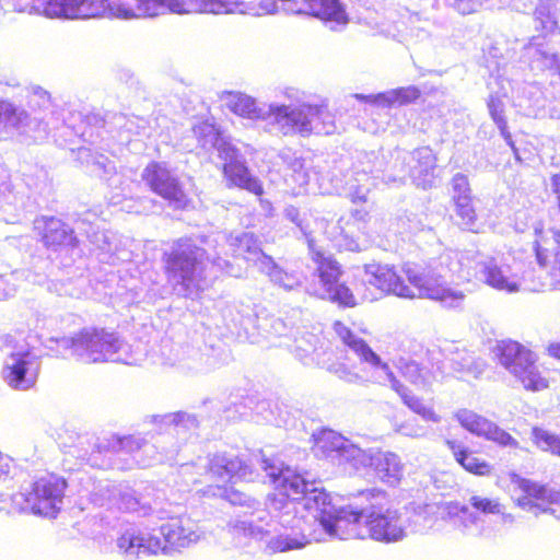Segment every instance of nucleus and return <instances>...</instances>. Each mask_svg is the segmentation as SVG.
I'll list each match as a JSON object with an SVG mask.
<instances>
[{
  "instance_id": "nucleus-1",
  "label": "nucleus",
  "mask_w": 560,
  "mask_h": 560,
  "mask_svg": "<svg viewBox=\"0 0 560 560\" xmlns=\"http://www.w3.org/2000/svg\"><path fill=\"white\" fill-rule=\"evenodd\" d=\"M229 253L253 262L258 269L262 257H269L254 234L248 232L215 231L176 240L164 253L167 278L174 291L185 298H195L220 276L241 277L243 267L222 257Z\"/></svg>"
},
{
  "instance_id": "nucleus-2",
  "label": "nucleus",
  "mask_w": 560,
  "mask_h": 560,
  "mask_svg": "<svg viewBox=\"0 0 560 560\" xmlns=\"http://www.w3.org/2000/svg\"><path fill=\"white\" fill-rule=\"evenodd\" d=\"M256 462L279 490L270 505L276 521L264 526L247 518H231L228 523L229 532L238 539V545L243 544L242 537L264 541L269 553L303 549L312 541L311 527L315 523L310 512L302 514L305 511L302 497L310 487V480L281 462L264 456H256Z\"/></svg>"
},
{
  "instance_id": "nucleus-3",
  "label": "nucleus",
  "mask_w": 560,
  "mask_h": 560,
  "mask_svg": "<svg viewBox=\"0 0 560 560\" xmlns=\"http://www.w3.org/2000/svg\"><path fill=\"white\" fill-rule=\"evenodd\" d=\"M13 11L48 18L120 20L154 18L167 11L183 13H237V0H10Z\"/></svg>"
},
{
  "instance_id": "nucleus-4",
  "label": "nucleus",
  "mask_w": 560,
  "mask_h": 560,
  "mask_svg": "<svg viewBox=\"0 0 560 560\" xmlns=\"http://www.w3.org/2000/svg\"><path fill=\"white\" fill-rule=\"evenodd\" d=\"M283 102L258 103L256 98L237 91H224L220 98L233 114L253 121H261L264 130L282 137H308L312 133L331 135L336 131L334 115L325 104L304 101L305 94L287 88Z\"/></svg>"
},
{
  "instance_id": "nucleus-5",
  "label": "nucleus",
  "mask_w": 560,
  "mask_h": 560,
  "mask_svg": "<svg viewBox=\"0 0 560 560\" xmlns=\"http://www.w3.org/2000/svg\"><path fill=\"white\" fill-rule=\"evenodd\" d=\"M448 271H452L448 255L427 262H405L401 272L408 279V285L393 267L369 264L364 266V282L399 298H424L436 301L446 308H459L466 295L462 290L447 285Z\"/></svg>"
},
{
  "instance_id": "nucleus-6",
  "label": "nucleus",
  "mask_w": 560,
  "mask_h": 560,
  "mask_svg": "<svg viewBox=\"0 0 560 560\" xmlns=\"http://www.w3.org/2000/svg\"><path fill=\"white\" fill-rule=\"evenodd\" d=\"M153 421L158 425L162 439H172L168 446H161L162 452L160 455L156 452V445L147 442L142 438L113 434L107 438L96 439L91 453L88 454L85 451L79 457L93 467H104L106 464L103 460L100 462V454H115L119 456L128 454L132 457L131 463H127L118 468H131L133 464L142 467L150 466L154 462L173 458L180 445L190 439L199 425V421L194 415L183 411L153 416Z\"/></svg>"
},
{
  "instance_id": "nucleus-7",
  "label": "nucleus",
  "mask_w": 560,
  "mask_h": 560,
  "mask_svg": "<svg viewBox=\"0 0 560 560\" xmlns=\"http://www.w3.org/2000/svg\"><path fill=\"white\" fill-rule=\"evenodd\" d=\"M160 535L126 530L117 539L118 550L128 559L136 560L142 556L156 555L167 549L180 550L197 544L203 533L199 525L187 515L168 517L160 526Z\"/></svg>"
},
{
  "instance_id": "nucleus-8",
  "label": "nucleus",
  "mask_w": 560,
  "mask_h": 560,
  "mask_svg": "<svg viewBox=\"0 0 560 560\" xmlns=\"http://www.w3.org/2000/svg\"><path fill=\"white\" fill-rule=\"evenodd\" d=\"M366 165L358 171L364 176L371 174L373 178H381L386 184H402L409 176L413 184L423 189L430 187L434 179V171L436 167V158L429 147H422L407 152L396 150L394 153V162L384 163V159L371 153L364 154Z\"/></svg>"
},
{
  "instance_id": "nucleus-9",
  "label": "nucleus",
  "mask_w": 560,
  "mask_h": 560,
  "mask_svg": "<svg viewBox=\"0 0 560 560\" xmlns=\"http://www.w3.org/2000/svg\"><path fill=\"white\" fill-rule=\"evenodd\" d=\"M46 348L63 354L70 351L78 361L91 364L102 362H126L128 346L115 332L103 328H83L73 336L50 337Z\"/></svg>"
},
{
  "instance_id": "nucleus-10",
  "label": "nucleus",
  "mask_w": 560,
  "mask_h": 560,
  "mask_svg": "<svg viewBox=\"0 0 560 560\" xmlns=\"http://www.w3.org/2000/svg\"><path fill=\"white\" fill-rule=\"evenodd\" d=\"M302 505L330 538H364L361 528L364 525L362 508H337L331 502L330 494L318 488L315 482L310 481V487L302 497Z\"/></svg>"
},
{
  "instance_id": "nucleus-11",
  "label": "nucleus",
  "mask_w": 560,
  "mask_h": 560,
  "mask_svg": "<svg viewBox=\"0 0 560 560\" xmlns=\"http://www.w3.org/2000/svg\"><path fill=\"white\" fill-rule=\"evenodd\" d=\"M334 330L342 343L353 351L362 363L369 364L373 370L381 371L384 374V382H388L393 390L401 398L402 402L415 413L419 415L424 421L439 423L441 417L427 406L422 398L413 395L390 370L386 362H383L377 353L360 337L354 335L345 324L336 322ZM383 383V381H380Z\"/></svg>"
},
{
  "instance_id": "nucleus-12",
  "label": "nucleus",
  "mask_w": 560,
  "mask_h": 560,
  "mask_svg": "<svg viewBox=\"0 0 560 560\" xmlns=\"http://www.w3.org/2000/svg\"><path fill=\"white\" fill-rule=\"evenodd\" d=\"M67 482L63 478L47 475L36 479L23 492L11 495L9 508L0 505L7 513L26 512L55 517L61 509Z\"/></svg>"
},
{
  "instance_id": "nucleus-13",
  "label": "nucleus",
  "mask_w": 560,
  "mask_h": 560,
  "mask_svg": "<svg viewBox=\"0 0 560 560\" xmlns=\"http://www.w3.org/2000/svg\"><path fill=\"white\" fill-rule=\"evenodd\" d=\"M364 527L370 538L381 542H397L405 538L401 511L394 509L384 491L371 489L362 493Z\"/></svg>"
},
{
  "instance_id": "nucleus-14",
  "label": "nucleus",
  "mask_w": 560,
  "mask_h": 560,
  "mask_svg": "<svg viewBox=\"0 0 560 560\" xmlns=\"http://www.w3.org/2000/svg\"><path fill=\"white\" fill-rule=\"evenodd\" d=\"M38 98L39 110L35 112L33 116L26 110L14 106L12 103L7 101H0V130L1 129H20L23 127L42 129L44 132H48L51 129H56L59 126L67 124L70 127L75 126V119L73 115L65 117L60 114L51 103L50 96L46 91H38L34 94L32 104Z\"/></svg>"
},
{
  "instance_id": "nucleus-15",
  "label": "nucleus",
  "mask_w": 560,
  "mask_h": 560,
  "mask_svg": "<svg viewBox=\"0 0 560 560\" xmlns=\"http://www.w3.org/2000/svg\"><path fill=\"white\" fill-rule=\"evenodd\" d=\"M180 475L187 483H197L201 476L211 480H243L253 481L255 472L250 465L233 453L219 452L206 457H198L194 463L180 466Z\"/></svg>"
},
{
  "instance_id": "nucleus-16",
  "label": "nucleus",
  "mask_w": 560,
  "mask_h": 560,
  "mask_svg": "<svg viewBox=\"0 0 560 560\" xmlns=\"http://www.w3.org/2000/svg\"><path fill=\"white\" fill-rule=\"evenodd\" d=\"M495 358L526 390L540 392L549 387V381L537 364V355L513 340H502L493 349Z\"/></svg>"
},
{
  "instance_id": "nucleus-17",
  "label": "nucleus",
  "mask_w": 560,
  "mask_h": 560,
  "mask_svg": "<svg viewBox=\"0 0 560 560\" xmlns=\"http://www.w3.org/2000/svg\"><path fill=\"white\" fill-rule=\"evenodd\" d=\"M314 260L317 264L318 285L306 288V292L338 303L340 306H354L355 299L346 282L341 280L340 265L331 256H325L319 252L314 253Z\"/></svg>"
},
{
  "instance_id": "nucleus-18",
  "label": "nucleus",
  "mask_w": 560,
  "mask_h": 560,
  "mask_svg": "<svg viewBox=\"0 0 560 560\" xmlns=\"http://www.w3.org/2000/svg\"><path fill=\"white\" fill-rule=\"evenodd\" d=\"M90 500L95 506L122 512H137L143 516L149 515L152 510L150 505L141 502L135 490L128 485L109 480L96 482L91 491Z\"/></svg>"
},
{
  "instance_id": "nucleus-19",
  "label": "nucleus",
  "mask_w": 560,
  "mask_h": 560,
  "mask_svg": "<svg viewBox=\"0 0 560 560\" xmlns=\"http://www.w3.org/2000/svg\"><path fill=\"white\" fill-rule=\"evenodd\" d=\"M474 276L492 289L508 293L517 292L523 282L518 264L504 257H480L475 264Z\"/></svg>"
},
{
  "instance_id": "nucleus-20",
  "label": "nucleus",
  "mask_w": 560,
  "mask_h": 560,
  "mask_svg": "<svg viewBox=\"0 0 560 560\" xmlns=\"http://www.w3.org/2000/svg\"><path fill=\"white\" fill-rule=\"evenodd\" d=\"M39 368L38 355L28 348L21 347L5 357L2 376L11 388L27 390L36 384Z\"/></svg>"
},
{
  "instance_id": "nucleus-21",
  "label": "nucleus",
  "mask_w": 560,
  "mask_h": 560,
  "mask_svg": "<svg viewBox=\"0 0 560 560\" xmlns=\"http://www.w3.org/2000/svg\"><path fill=\"white\" fill-rule=\"evenodd\" d=\"M145 185L175 208L186 205V195L175 170L165 162H151L142 171Z\"/></svg>"
},
{
  "instance_id": "nucleus-22",
  "label": "nucleus",
  "mask_w": 560,
  "mask_h": 560,
  "mask_svg": "<svg viewBox=\"0 0 560 560\" xmlns=\"http://www.w3.org/2000/svg\"><path fill=\"white\" fill-rule=\"evenodd\" d=\"M357 454L353 468L360 471L366 468H373L375 475L385 483L396 486L404 475V464L400 457L393 452L378 448L352 450Z\"/></svg>"
},
{
  "instance_id": "nucleus-23",
  "label": "nucleus",
  "mask_w": 560,
  "mask_h": 560,
  "mask_svg": "<svg viewBox=\"0 0 560 560\" xmlns=\"http://www.w3.org/2000/svg\"><path fill=\"white\" fill-rule=\"evenodd\" d=\"M514 482L524 492V495L516 500V504L521 509L535 515L539 513L552 514L555 510L551 505H560V489L518 476H515Z\"/></svg>"
},
{
  "instance_id": "nucleus-24",
  "label": "nucleus",
  "mask_w": 560,
  "mask_h": 560,
  "mask_svg": "<svg viewBox=\"0 0 560 560\" xmlns=\"http://www.w3.org/2000/svg\"><path fill=\"white\" fill-rule=\"evenodd\" d=\"M454 417L470 433L494 442L502 447L518 448V442L494 422L469 409H459Z\"/></svg>"
},
{
  "instance_id": "nucleus-25",
  "label": "nucleus",
  "mask_w": 560,
  "mask_h": 560,
  "mask_svg": "<svg viewBox=\"0 0 560 560\" xmlns=\"http://www.w3.org/2000/svg\"><path fill=\"white\" fill-rule=\"evenodd\" d=\"M171 353L165 358L163 364L176 366L185 374L197 375L211 372L217 369L219 363L217 359L199 348L191 346H179L170 350Z\"/></svg>"
},
{
  "instance_id": "nucleus-26",
  "label": "nucleus",
  "mask_w": 560,
  "mask_h": 560,
  "mask_svg": "<svg viewBox=\"0 0 560 560\" xmlns=\"http://www.w3.org/2000/svg\"><path fill=\"white\" fill-rule=\"evenodd\" d=\"M314 452L325 457L338 459L340 464H348L353 468L357 454L352 450H360V446L353 441L342 436L334 430L324 429L313 434Z\"/></svg>"
},
{
  "instance_id": "nucleus-27",
  "label": "nucleus",
  "mask_w": 560,
  "mask_h": 560,
  "mask_svg": "<svg viewBox=\"0 0 560 560\" xmlns=\"http://www.w3.org/2000/svg\"><path fill=\"white\" fill-rule=\"evenodd\" d=\"M34 230L42 236L43 244L51 250L75 247L78 244L73 229L55 217H37Z\"/></svg>"
},
{
  "instance_id": "nucleus-28",
  "label": "nucleus",
  "mask_w": 560,
  "mask_h": 560,
  "mask_svg": "<svg viewBox=\"0 0 560 560\" xmlns=\"http://www.w3.org/2000/svg\"><path fill=\"white\" fill-rule=\"evenodd\" d=\"M487 86L489 90V97L487 101L489 114L493 122L499 128L501 136L513 151L516 152L512 137L508 130V121L505 118V103L511 83L501 75H497L490 78Z\"/></svg>"
},
{
  "instance_id": "nucleus-29",
  "label": "nucleus",
  "mask_w": 560,
  "mask_h": 560,
  "mask_svg": "<svg viewBox=\"0 0 560 560\" xmlns=\"http://www.w3.org/2000/svg\"><path fill=\"white\" fill-rule=\"evenodd\" d=\"M512 100L517 112L527 117H537L544 114L546 108V97L536 83H523L517 86Z\"/></svg>"
},
{
  "instance_id": "nucleus-30",
  "label": "nucleus",
  "mask_w": 560,
  "mask_h": 560,
  "mask_svg": "<svg viewBox=\"0 0 560 560\" xmlns=\"http://www.w3.org/2000/svg\"><path fill=\"white\" fill-rule=\"evenodd\" d=\"M533 70H556L560 74V58L544 40L537 38L524 46L523 56Z\"/></svg>"
},
{
  "instance_id": "nucleus-31",
  "label": "nucleus",
  "mask_w": 560,
  "mask_h": 560,
  "mask_svg": "<svg viewBox=\"0 0 560 560\" xmlns=\"http://www.w3.org/2000/svg\"><path fill=\"white\" fill-rule=\"evenodd\" d=\"M258 270L267 276L272 284L283 290L293 291L303 287L304 277L301 272L284 268L271 256L262 257V264Z\"/></svg>"
},
{
  "instance_id": "nucleus-32",
  "label": "nucleus",
  "mask_w": 560,
  "mask_h": 560,
  "mask_svg": "<svg viewBox=\"0 0 560 560\" xmlns=\"http://www.w3.org/2000/svg\"><path fill=\"white\" fill-rule=\"evenodd\" d=\"M445 445L453 454L455 460L468 472L476 476H490L492 465L474 453L460 441L446 439Z\"/></svg>"
},
{
  "instance_id": "nucleus-33",
  "label": "nucleus",
  "mask_w": 560,
  "mask_h": 560,
  "mask_svg": "<svg viewBox=\"0 0 560 560\" xmlns=\"http://www.w3.org/2000/svg\"><path fill=\"white\" fill-rule=\"evenodd\" d=\"M405 537L408 532L419 533L431 528L434 524L432 506L411 503L401 510Z\"/></svg>"
},
{
  "instance_id": "nucleus-34",
  "label": "nucleus",
  "mask_w": 560,
  "mask_h": 560,
  "mask_svg": "<svg viewBox=\"0 0 560 560\" xmlns=\"http://www.w3.org/2000/svg\"><path fill=\"white\" fill-rule=\"evenodd\" d=\"M79 118H84L88 125L102 128L108 133H117L118 139L121 143H127L130 141L128 137H122V132L126 128V124L129 118L127 115L122 113L108 112L104 115L100 113H90L85 116L79 113Z\"/></svg>"
},
{
  "instance_id": "nucleus-35",
  "label": "nucleus",
  "mask_w": 560,
  "mask_h": 560,
  "mask_svg": "<svg viewBox=\"0 0 560 560\" xmlns=\"http://www.w3.org/2000/svg\"><path fill=\"white\" fill-rule=\"evenodd\" d=\"M420 95L416 86L399 88L377 94H355V98L381 106L402 105L417 100Z\"/></svg>"
},
{
  "instance_id": "nucleus-36",
  "label": "nucleus",
  "mask_w": 560,
  "mask_h": 560,
  "mask_svg": "<svg viewBox=\"0 0 560 560\" xmlns=\"http://www.w3.org/2000/svg\"><path fill=\"white\" fill-rule=\"evenodd\" d=\"M223 173L232 185L246 189L255 195L262 194L260 182L249 173L245 160L235 164L224 165Z\"/></svg>"
},
{
  "instance_id": "nucleus-37",
  "label": "nucleus",
  "mask_w": 560,
  "mask_h": 560,
  "mask_svg": "<svg viewBox=\"0 0 560 560\" xmlns=\"http://www.w3.org/2000/svg\"><path fill=\"white\" fill-rule=\"evenodd\" d=\"M22 279L39 285L47 282L45 275L33 272L31 270H14L5 275H0V300L13 296Z\"/></svg>"
},
{
  "instance_id": "nucleus-38",
  "label": "nucleus",
  "mask_w": 560,
  "mask_h": 560,
  "mask_svg": "<svg viewBox=\"0 0 560 560\" xmlns=\"http://www.w3.org/2000/svg\"><path fill=\"white\" fill-rule=\"evenodd\" d=\"M84 232L90 243L94 245L95 249L100 250V260L107 264H115L117 250L115 234L110 231L95 230L93 225H90L89 230H84Z\"/></svg>"
},
{
  "instance_id": "nucleus-39",
  "label": "nucleus",
  "mask_w": 560,
  "mask_h": 560,
  "mask_svg": "<svg viewBox=\"0 0 560 560\" xmlns=\"http://www.w3.org/2000/svg\"><path fill=\"white\" fill-rule=\"evenodd\" d=\"M320 338L313 332H303L295 337L292 352L305 365L315 363Z\"/></svg>"
},
{
  "instance_id": "nucleus-40",
  "label": "nucleus",
  "mask_w": 560,
  "mask_h": 560,
  "mask_svg": "<svg viewBox=\"0 0 560 560\" xmlns=\"http://www.w3.org/2000/svg\"><path fill=\"white\" fill-rule=\"evenodd\" d=\"M536 28L545 34H553L558 31L557 7L552 0H539L535 12Z\"/></svg>"
},
{
  "instance_id": "nucleus-41",
  "label": "nucleus",
  "mask_w": 560,
  "mask_h": 560,
  "mask_svg": "<svg viewBox=\"0 0 560 560\" xmlns=\"http://www.w3.org/2000/svg\"><path fill=\"white\" fill-rule=\"evenodd\" d=\"M451 362L455 371L471 375L475 378L483 373L487 365L485 360L475 357L474 353L467 350H457L452 355Z\"/></svg>"
},
{
  "instance_id": "nucleus-42",
  "label": "nucleus",
  "mask_w": 560,
  "mask_h": 560,
  "mask_svg": "<svg viewBox=\"0 0 560 560\" xmlns=\"http://www.w3.org/2000/svg\"><path fill=\"white\" fill-rule=\"evenodd\" d=\"M283 162L287 164L285 177L299 187H304L311 179L310 172L305 166L303 159L296 156L290 151L281 154Z\"/></svg>"
},
{
  "instance_id": "nucleus-43",
  "label": "nucleus",
  "mask_w": 560,
  "mask_h": 560,
  "mask_svg": "<svg viewBox=\"0 0 560 560\" xmlns=\"http://www.w3.org/2000/svg\"><path fill=\"white\" fill-rule=\"evenodd\" d=\"M400 374L418 388H425L430 383V371L415 360L400 359L398 362Z\"/></svg>"
},
{
  "instance_id": "nucleus-44",
  "label": "nucleus",
  "mask_w": 560,
  "mask_h": 560,
  "mask_svg": "<svg viewBox=\"0 0 560 560\" xmlns=\"http://www.w3.org/2000/svg\"><path fill=\"white\" fill-rule=\"evenodd\" d=\"M192 133L198 141L200 148L205 151L214 150L221 138L223 137L219 129L208 121H202L192 127Z\"/></svg>"
},
{
  "instance_id": "nucleus-45",
  "label": "nucleus",
  "mask_w": 560,
  "mask_h": 560,
  "mask_svg": "<svg viewBox=\"0 0 560 560\" xmlns=\"http://www.w3.org/2000/svg\"><path fill=\"white\" fill-rule=\"evenodd\" d=\"M534 444L542 452L560 457V435L535 427L532 430Z\"/></svg>"
},
{
  "instance_id": "nucleus-46",
  "label": "nucleus",
  "mask_w": 560,
  "mask_h": 560,
  "mask_svg": "<svg viewBox=\"0 0 560 560\" xmlns=\"http://www.w3.org/2000/svg\"><path fill=\"white\" fill-rule=\"evenodd\" d=\"M455 524L464 534H479L482 520L481 517L469 510V506L463 505L455 520Z\"/></svg>"
},
{
  "instance_id": "nucleus-47",
  "label": "nucleus",
  "mask_w": 560,
  "mask_h": 560,
  "mask_svg": "<svg viewBox=\"0 0 560 560\" xmlns=\"http://www.w3.org/2000/svg\"><path fill=\"white\" fill-rule=\"evenodd\" d=\"M472 200L457 201L455 203V212L458 218V224L463 229L472 230L476 223V211L471 203Z\"/></svg>"
},
{
  "instance_id": "nucleus-48",
  "label": "nucleus",
  "mask_w": 560,
  "mask_h": 560,
  "mask_svg": "<svg viewBox=\"0 0 560 560\" xmlns=\"http://www.w3.org/2000/svg\"><path fill=\"white\" fill-rule=\"evenodd\" d=\"M212 494L228 500L233 505H246L252 508L255 504V500L250 499L244 492L233 488L217 487Z\"/></svg>"
},
{
  "instance_id": "nucleus-49",
  "label": "nucleus",
  "mask_w": 560,
  "mask_h": 560,
  "mask_svg": "<svg viewBox=\"0 0 560 560\" xmlns=\"http://www.w3.org/2000/svg\"><path fill=\"white\" fill-rule=\"evenodd\" d=\"M451 186L454 202L472 200L470 185L466 175L456 173L451 180Z\"/></svg>"
},
{
  "instance_id": "nucleus-50",
  "label": "nucleus",
  "mask_w": 560,
  "mask_h": 560,
  "mask_svg": "<svg viewBox=\"0 0 560 560\" xmlns=\"http://www.w3.org/2000/svg\"><path fill=\"white\" fill-rule=\"evenodd\" d=\"M94 170L97 175L105 178L109 185H116L120 182V177L116 173L115 164L106 156L101 155L93 162Z\"/></svg>"
},
{
  "instance_id": "nucleus-51",
  "label": "nucleus",
  "mask_w": 560,
  "mask_h": 560,
  "mask_svg": "<svg viewBox=\"0 0 560 560\" xmlns=\"http://www.w3.org/2000/svg\"><path fill=\"white\" fill-rule=\"evenodd\" d=\"M219 158L224 162V165L235 164L242 160H244L240 150L231 143L225 137H222L215 149Z\"/></svg>"
},
{
  "instance_id": "nucleus-52",
  "label": "nucleus",
  "mask_w": 560,
  "mask_h": 560,
  "mask_svg": "<svg viewBox=\"0 0 560 560\" xmlns=\"http://www.w3.org/2000/svg\"><path fill=\"white\" fill-rule=\"evenodd\" d=\"M469 506L482 514L502 513V504L498 499L486 498L481 495H471L468 500Z\"/></svg>"
},
{
  "instance_id": "nucleus-53",
  "label": "nucleus",
  "mask_w": 560,
  "mask_h": 560,
  "mask_svg": "<svg viewBox=\"0 0 560 560\" xmlns=\"http://www.w3.org/2000/svg\"><path fill=\"white\" fill-rule=\"evenodd\" d=\"M483 51L487 56L494 59L497 61V67L499 68L501 65V60L505 61L513 57L511 50L506 47V42L503 39H497L490 42Z\"/></svg>"
},
{
  "instance_id": "nucleus-54",
  "label": "nucleus",
  "mask_w": 560,
  "mask_h": 560,
  "mask_svg": "<svg viewBox=\"0 0 560 560\" xmlns=\"http://www.w3.org/2000/svg\"><path fill=\"white\" fill-rule=\"evenodd\" d=\"M284 217L292 223H294L302 234L306 237L308 247L312 249L313 240L311 238V231L308 229V224H306L304 218L301 217L300 210L294 206H288L284 209Z\"/></svg>"
},
{
  "instance_id": "nucleus-55",
  "label": "nucleus",
  "mask_w": 560,
  "mask_h": 560,
  "mask_svg": "<svg viewBox=\"0 0 560 560\" xmlns=\"http://www.w3.org/2000/svg\"><path fill=\"white\" fill-rule=\"evenodd\" d=\"M18 471V466L13 458L0 452V485L12 480Z\"/></svg>"
},
{
  "instance_id": "nucleus-56",
  "label": "nucleus",
  "mask_w": 560,
  "mask_h": 560,
  "mask_svg": "<svg viewBox=\"0 0 560 560\" xmlns=\"http://www.w3.org/2000/svg\"><path fill=\"white\" fill-rule=\"evenodd\" d=\"M329 371L335 374L339 380L350 384H355L362 381V376L355 371L351 370L343 363L332 364Z\"/></svg>"
},
{
  "instance_id": "nucleus-57",
  "label": "nucleus",
  "mask_w": 560,
  "mask_h": 560,
  "mask_svg": "<svg viewBox=\"0 0 560 560\" xmlns=\"http://www.w3.org/2000/svg\"><path fill=\"white\" fill-rule=\"evenodd\" d=\"M396 432L409 438H423L427 433L422 425L412 422H405L397 425Z\"/></svg>"
},
{
  "instance_id": "nucleus-58",
  "label": "nucleus",
  "mask_w": 560,
  "mask_h": 560,
  "mask_svg": "<svg viewBox=\"0 0 560 560\" xmlns=\"http://www.w3.org/2000/svg\"><path fill=\"white\" fill-rule=\"evenodd\" d=\"M145 129V120L140 117H129L126 124V128L122 132V137H128L130 139V135H140L141 130Z\"/></svg>"
},
{
  "instance_id": "nucleus-59",
  "label": "nucleus",
  "mask_w": 560,
  "mask_h": 560,
  "mask_svg": "<svg viewBox=\"0 0 560 560\" xmlns=\"http://www.w3.org/2000/svg\"><path fill=\"white\" fill-rule=\"evenodd\" d=\"M15 200L13 195V185L9 178L0 179V208L3 203H12Z\"/></svg>"
},
{
  "instance_id": "nucleus-60",
  "label": "nucleus",
  "mask_w": 560,
  "mask_h": 560,
  "mask_svg": "<svg viewBox=\"0 0 560 560\" xmlns=\"http://www.w3.org/2000/svg\"><path fill=\"white\" fill-rule=\"evenodd\" d=\"M354 191L351 194L353 201L365 202L368 199V192L370 191V186L368 184H359L357 186L352 185Z\"/></svg>"
},
{
  "instance_id": "nucleus-61",
  "label": "nucleus",
  "mask_w": 560,
  "mask_h": 560,
  "mask_svg": "<svg viewBox=\"0 0 560 560\" xmlns=\"http://www.w3.org/2000/svg\"><path fill=\"white\" fill-rule=\"evenodd\" d=\"M47 289L56 292L58 295L72 294L65 283H59L54 280L47 282Z\"/></svg>"
},
{
  "instance_id": "nucleus-62",
  "label": "nucleus",
  "mask_w": 560,
  "mask_h": 560,
  "mask_svg": "<svg viewBox=\"0 0 560 560\" xmlns=\"http://www.w3.org/2000/svg\"><path fill=\"white\" fill-rule=\"evenodd\" d=\"M271 329L273 330L272 334L275 335H283L285 331V324L280 318H273L270 320Z\"/></svg>"
},
{
  "instance_id": "nucleus-63",
  "label": "nucleus",
  "mask_w": 560,
  "mask_h": 560,
  "mask_svg": "<svg viewBox=\"0 0 560 560\" xmlns=\"http://www.w3.org/2000/svg\"><path fill=\"white\" fill-rule=\"evenodd\" d=\"M548 354L560 360V342H553L548 346Z\"/></svg>"
},
{
  "instance_id": "nucleus-64",
  "label": "nucleus",
  "mask_w": 560,
  "mask_h": 560,
  "mask_svg": "<svg viewBox=\"0 0 560 560\" xmlns=\"http://www.w3.org/2000/svg\"><path fill=\"white\" fill-rule=\"evenodd\" d=\"M368 217H369V213L365 210H362V209H355L352 212V218L355 221H359V222H364Z\"/></svg>"
}]
</instances>
